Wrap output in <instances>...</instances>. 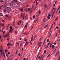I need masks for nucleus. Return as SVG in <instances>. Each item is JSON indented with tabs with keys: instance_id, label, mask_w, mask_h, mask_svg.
<instances>
[{
	"instance_id": "nucleus-12",
	"label": "nucleus",
	"mask_w": 60,
	"mask_h": 60,
	"mask_svg": "<svg viewBox=\"0 0 60 60\" xmlns=\"http://www.w3.org/2000/svg\"><path fill=\"white\" fill-rule=\"evenodd\" d=\"M16 44H17V45H18V46H19V43L18 42H16Z\"/></svg>"
},
{
	"instance_id": "nucleus-17",
	"label": "nucleus",
	"mask_w": 60,
	"mask_h": 60,
	"mask_svg": "<svg viewBox=\"0 0 60 60\" xmlns=\"http://www.w3.org/2000/svg\"><path fill=\"white\" fill-rule=\"evenodd\" d=\"M10 6H12V3H10Z\"/></svg>"
},
{
	"instance_id": "nucleus-21",
	"label": "nucleus",
	"mask_w": 60,
	"mask_h": 60,
	"mask_svg": "<svg viewBox=\"0 0 60 60\" xmlns=\"http://www.w3.org/2000/svg\"><path fill=\"white\" fill-rule=\"evenodd\" d=\"M45 21H46V19H45V18L43 20V22H45Z\"/></svg>"
},
{
	"instance_id": "nucleus-25",
	"label": "nucleus",
	"mask_w": 60,
	"mask_h": 60,
	"mask_svg": "<svg viewBox=\"0 0 60 60\" xmlns=\"http://www.w3.org/2000/svg\"><path fill=\"white\" fill-rule=\"evenodd\" d=\"M55 11H54L52 13V15H54V14L55 13Z\"/></svg>"
},
{
	"instance_id": "nucleus-2",
	"label": "nucleus",
	"mask_w": 60,
	"mask_h": 60,
	"mask_svg": "<svg viewBox=\"0 0 60 60\" xmlns=\"http://www.w3.org/2000/svg\"><path fill=\"white\" fill-rule=\"evenodd\" d=\"M59 54V52L57 51L56 53V55L55 56V57H58V56Z\"/></svg>"
},
{
	"instance_id": "nucleus-30",
	"label": "nucleus",
	"mask_w": 60,
	"mask_h": 60,
	"mask_svg": "<svg viewBox=\"0 0 60 60\" xmlns=\"http://www.w3.org/2000/svg\"><path fill=\"white\" fill-rule=\"evenodd\" d=\"M33 19H35V15H34L33 16Z\"/></svg>"
},
{
	"instance_id": "nucleus-58",
	"label": "nucleus",
	"mask_w": 60,
	"mask_h": 60,
	"mask_svg": "<svg viewBox=\"0 0 60 60\" xmlns=\"http://www.w3.org/2000/svg\"><path fill=\"white\" fill-rule=\"evenodd\" d=\"M1 26H4V24H1Z\"/></svg>"
},
{
	"instance_id": "nucleus-5",
	"label": "nucleus",
	"mask_w": 60,
	"mask_h": 60,
	"mask_svg": "<svg viewBox=\"0 0 60 60\" xmlns=\"http://www.w3.org/2000/svg\"><path fill=\"white\" fill-rule=\"evenodd\" d=\"M45 54H44L41 57L42 58H44V57H45Z\"/></svg>"
},
{
	"instance_id": "nucleus-4",
	"label": "nucleus",
	"mask_w": 60,
	"mask_h": 60,
	"mask_svg": "<svg viewBox=\"0 0 60 60\" xmlns=\"http://www.w3.org/2000/svg\"><path fill=\"white\" fill-rule=\"evenodd\" d=\"M3 7L4 8H5V9H7V6L6 5H3Z\"/></svg>"
},
{
	"instance_id": "nucleus-28",
	"label": "nucleus",
	"mask_w": 60,
	"mask_h": 60,
	"mask_svg": "<svg viewBox=\"0 0 60 60\" xmlns=\"http://www.w3.org/2000/svg\"><path fill=\"white\" fill-rule=\"evenodd\" d=\"M48 17H51V15H50V14H49L48 15Z\"/></svg>"
},
{
	"instance_id": "nucleus-3",
	"label": "nucleus",
	"mask_w": 60,
	"mask_h": 60,
	"mask_svg": "<svg viewBox=\"0 0 60 60\" xmlns=\"http://www.w3.org/2000/svg\"><path fill=\"white\" fill-rule=\"evenodd\" d=\"M0 52L1 53V55H4V52H3L1 50H0Z\"/></svg>"
},
{
	"instance_id": "nucleus-11",
	"label": "nucleus",
	"mask_w": 60,
	"mask_h": 60,
	"mask_svg": "<svg viewBox=\"0 0 60 60\" xmlns=\"http://www.w3.org/2000/svg\"><path fill=\"white\" fill-rule=\"evenodd\" d=\"M28 44V42H26V44L24 45V46H25L26 45H27Z\"/></svg>"
},
{
	"instance_id": "nucleus-43",
	"label": "nucleus",
	"mask_w": 60,
	"mask_h": 60,
	"mask_svg": "<svg viewBox=\"0 0 60 60\" xmlns=\"http://www.w3.org/2000/svg\"><path fill=\"white\" fill-rule=\"evenodd\" d=\"M29 10H30V8H28V11H29Z\"/></svg>"
},
{
	"instance_id": "nucleus-41",
	"label": "nucleus",
	"mask_w": 60,
	"mask_h": 60,
	"mask_svg": "<svg viewBox=\"0 0 60 60\" xmlns=\"http://www.w3.org/2000/svg\"><path fill=\"white\" fill-rule=\"evenodd\" d=\"M5 52L6 53V52H7V50H5Z\"/></svg>"
},
{
	"instance_id": "nucleus-55",
	"label": "nucleus",
	"mask_w": 60,
	"mask_h": 60,
	"mask_svg": "<svg viewBox=\"0 0 60 60\" xmlns=\"http://www.w3.org/2000/svg\"><path fill=\"white\" fill-rule=\"evenodd\" d=\"M26 59L25 58H24L23 59V60H26Z\"/></svg>"
},
{
	"instance_id": "nucleus-8",
	"label": "nucleus",
	"mask_w": 60,
	"mask_h": 60,
	"mask_svg": "<svg viewBox=\"0 0 60 60\" xmlns=\"http://www.w3.org/2000/svg\"><path fill=\"white\" fill-rule=\"evenodd\" d=\"M52 49H54V48L55 47V46L54 45H52Z\"/></svg>"
},
{
	"instance_id": "nucleus-34",
	"label": "nucleus",
	"mask_w": 60,
	"mask_h": 60,
	"mask_svg": "<svg viewBox=\"0 0 60 60\" xmlns=\"http://www.w3.org/2000/svg\"><path fill=\"white\" fill-rule=\"evenodd\" d=\"M3 31H4V29H2V31H1L2 33H3Z\"/></svg>"
},
{
	"instance_id": "nucleus-53",
	"label": "nucleus",
	"mask_w": 60,
	"mask_h": 60,
	"mask_svg": "<svg viewBox=\"0 0 60 60\" xmlns=\"http://www.w3.org/2000/svg\"><path fill=\"white\" fill-rule=\"evenodd\" d=\"M6 16L7 17H8V15H6Z\"/></svg>"
},
{
	"instance_id": "nucleus-57",
	"label": "nucleus",
	"mask_w": 60,
	"mask_h": 60,
	"mask_svg": "<svg viewBox=\"0 0 60 60\" xmlns=\"http://www.w3.org/2000/svg\"><path fill=\"white\" fill-rule=\"evenodd\" d=\"M17 53H18V51H17L16 52V55H17Z\"/></svg>"
},
{
	"instance_id": "nucleus-32",
	"label": "nucleus",
	"mask_w": 60,
	"mask_h": 60,
	"mask_svg": "<svg viewBox=\"0 0 60 60\" xmlns=\"http://www.w3.org/2000/svg\"><path fill=\"white\" fill-rule=\"evenodd\" d=\"M38 13H39L40 14V13H41V11H38Z\"/></svg>"
},
{
	"instance_id": "nucleus-7",
	"label": "nucleus",
	"mask_w": 60,
	"mask_h": 60,
	"mask_svg": "<svg viewBox=\"0 0 60 60\" xmlns=\"http://www.w3.org/2000/svg\"><path fill=\"white\" fill-rule=\"evenodd\" d=\"M7 9H8L9 11H10V10H11V8H10V7H7Z\"/></svg>"
},
{
	"instance_id": "nucleus-24",
	"label": "nucleus",
	"mask_w": 60,
	"mask_h": 60,
	"mask_svg": "<svg viewBox=\"0 0 60 60\" xmlns=\"http://www.w3.org/2000/svg\"><path fill=\"white\" fill-rule=\"evenodd\" d=\"M21 17H23V14H22V13H21Z\"/></svg>"
},
{
	"instance_id": "nucleus-29",
	"label": "nucleus",
	"mask_w": 60,
	"mask_h": 60,
	"mask_svg": "<svg viewBox=\"0 0 60 60\" xmlns=\"http://www.w3.org/2000/svg\"><path fill=\"white\" fill-rule=\"evenodd\" d=\"M46 50H45L44 52V53H45H45H46Z\"/></svg>"
},
{
	"instance_id": "nucleus-35",
	"label": "nucleus",
	"mask_w": 60,
	"mask_h": 60,
	"mask_svg": "<svg viewBox=\"0 0 60 60\" xmlns=\"http://www.w3.org/2000/svg\"><path fill=\"white\" fill-rule=\"evenodd\" d=\"M1 14V15H0V16H3V14L2 13H0V15Z\"/></svg>"
},
{
	"instance_id": "nucleus-9",
	"label": "nucleus",
	"mask_w": 60,
	"mask_h": 60,
	"mask_svg": "<svg viewBox=\"0 0 60 60\" xmlns=\"http://www.w3.org/2000/svg\"><path fill=\"white\" fill-rule=\"evenodd\" d=\"M11 45V43H9L7 44V45L8 46H9V45Z\"/></svg>"
},
{
	"instance_id": "nucleus-51",
	"label": "nucleus",
	"mask_w": 60,
	"mask_h": 60,
	"mask_svg": "<svg viewBox=\"0 0 60 60\" xmlns=\"http://www.w3.org/2000/svg\"><path fill=\"white\" fill-rule=\"evenodd\" d=\"M57 33H56V36H57Z\"/></svg>"
},
{
	"instance_id": "nucleus-45",
	"label": "nucleus",
	"mask_w": 60,
	"mask_h": 60,
	"mask_svg": "<svg viewBox=\"0 0 60 60\" xmlns=\"http://www.w3.org/2000/svg\"><path fill=\"white\" fill-rule=\"evenodd\" d=\"M36 4H38V3H37V1H36Z\"/></svg>"
},
{
	"instance_id": "nucleus-44",
	"label": "nucleus",
	"mask_w": 60,
	"mask_h": 60,
	"mask_svg": "<svg viewBox=\"0 0 60 60\" xmlns=\"http://www.w3.org/2000/svg\"><path fill=\"white\" fill-rule=\"evenodd\" d=\"M8 54L9 55H10V52H8Z\"/></svg>"
},
{
	"instance_id": "nucleus-33",
	"label": "nucleus",
	"mask_w": 60,
	"mask_h": 60,
	"mask_svg": "<svg viewBox=\"0 0 60 60\" xmlns=\"http://www.w3.org/2000/svg\"><path fill=\"white\" fill-rule=\"evenodd\" d=\"M49 39H47V42H48L49 41Z\"/></svg>"
},
{
	"instance_id": "nucleus-26",
	"label": "nucleus",
	"mask_w": 60,
	"mask_h": 60,
	"mask_svg": "<svg viewBox=\"0 0 60 60\" xmlns=\"http://www.w3.org/2000/svg\"><path fill=\"white\" fill-rule=\"evenodd\" d=\"M42 42L39 43V45H41V44H42Z\"/></svg>"
},
{
	"instance_id": "nucleus-56",
	"label": "nucleus",
	"mask_w": 60,
	"mask_h": 60,
	"mask_svg": "<svg viewBox=\"0 0 60 60\" xmlns=\"http://www.w3.org/2000/svg\"><path fill=\"white\" fill-rule=\"evenodd\" d=\"M55 5H56L55 4H54L53 6L54 7L55 6Z\"/></svg>"
},
{
	"instance_id": "nucleus-31",
	"label": "nucleus",
	"mask_w": 60,
	"mask_h": 60,
	"mask_svg": "<svg viewBox=\"0 0 60 60\" xmlns=\"http://www.w3.org/2000/svg\"><path fill=\"white\" fill-rule=\"evenodd\" d=\"M41 38H42L41 37V38L39 40V41H41Z\"/></svg>"
},
{
	"instance_id": "nucleus-63",
	"label": "nucleus",
	"mask_w": 60,
	"mask_h": 60,
	"mask_svg": "<svg viewBox=\"0 0 60 60\" xmlns=\"http://www.w3.org/2000/svg\"><path fill=\"white\" fill-rule=\"evenodd\" d=\"M24 17H23V20H24Z\"/></svg>"
},
{
	"instance_id": "nucleus-19",
	"label": "nucleus",
	"mask_w": 60,
	"mask_h": 60,
	"mask_svg": "<svg viewBox=\"0 0 60 60\" xmlns=\"http://www.w3.org/2000/svg\"><path fill=\"white\" fill-rule=\"evenodd\" d=\"M49 45H47V46H46V47H45V48L46 49H47V48H48V47H49Z\"/></svg>"
},
{
	"instance_id": "nucleus-42",
	"label": "nucleus",
	"mask_w": 60,
	"mask_h": 60,
	"mask_svg": "<svg viewBox=\"0 0 60 60\" xmlns=\"http://www.w3.org/2000/svg\"><path fill=\"white\" fill-rule=\"evenodd\" d=\"M21 11L22 12V11H23V9H22L21 10Z\"/></svg>"
},
{
	"instance_id": "nucleus-52",
	"label": "nucleus",
	"mask_w": 60,
	"mask_h": 60,
	"mask_svg": "<svg viewBox=\"0 0 60 60\" xmlns=\"http://www.w3.org/2000/svg\"><path fill=\"white\" fill-rule=\"evenodd\" d=\"M48 45H49L50 44V43H49L48 44Z\"/></svg>"
},
{
	"instance_id": "nucleus-59",
	"label": "nucleus",
	"mask_w": 60,
	"mask_h": 60,
	"mask_svg": "<svg viewBox=\"0 0 60 60\" xmlns=\"http://www.w3.org/2000/svg\"><path fill=\"white\" fill-rule=\"evenodd\" d=\"M22 51H23V48H22Z\"/></svg>"
},
{
	"instance_id": "nucleus-10",
	"label": "nucleus",
	"mask_w": 60,
	"mask_h": 60,
	"mask_svg": "<svg viewBox=\"0 0 60 60\" xmlns=\"http://www.w3.org/2000/svg\"><path fill=\"white\" fill-rule=\"evenodd\" d=\"M13 1H14V2H15L16 3H17V2H18V1L17 0H13Z\"/></svg>"
},
{
	"instance_id": "nucleus-48",
	"label": "nucleus",
	"mask_w": 60,
	"mask_h": 60,
	"mask_svg": "<svg viewBox=\"0 0 60 60\" xmlns=\"http://www.w3.org/2000/svg\"><path fill=\"white\" fill-rule=\"evenodd\" d=\"M24 41H26V39H25L24 40Z\"/></svg>"
},
{
	"instance_id": "nucleus-14",
	"label": "nucleus",
	"mask_w": 60,
	"mask_h": 60,
	"mask_svg": "<svg viewBox=\"0 0 60 60\" xmlns=\"http://www.w3.org/2000/svg\"><path fill=\"white\" fill-rule=\"evenodd\" d=\"M13 31V30H12V29H11V31H10V30L9 31L10 32V33H12V31Z\"/></svg>"
},
{
	"instance_id": "nucleus-18",
	"label": "nucleus",
	"mask_w": 60,
	"mask_h": 60,
	"mask_svg": "<svg viewBox=\"0 0 60 60\" xmlns=\"http://www.w3.org/2000/svg\"><path fill=\"white\" fill-rule=\"evenodd\" d=\"M31 40L32 41H33V36H32L31 38Z\"/></svg>"
},
{
	"instance_id": "nucleus-27",
	"label": "nucleus",
	"mask_w": 60,
	"mask_h": 60,
	"mask_svg": "<svg viewBox=\"0 0 60 60\" xmlns=\"http://www.w3.org/2000/svg\"><path fill=\"white\" fill-rule=\"evenodd\" d=\"M58 19V18H56V19L55 20V21H57Z\"/></svg>"
},
{
	"instance_id": "nucleus-61",
	"label": "nucleus",
	"mask_w": 60,
	"mask_h": 60,
	"mask_svg": "<svg viewBox=\"0 0 60 60\" xmlns=\"http://www.w3.org/2000/svg\"><path fill=\"white\" fill-rule=\"evenodd\" d=\"M7 40H8V41H9V38H7Z\"/></svg>"
},
{
	"instance_id": "nucleus-13",
	"label": "nucleus",
	"mask_w": 60,
	"mask_h": 60,
	"mask_svg": "<svg viewBox=\"0 0 60 60\" xmlns=\"http://www.w3.org/2000/svg\"><path fill=\"white\" fill-rule=\"evenodd\" d=\"M47 26H48V25H46L44 26V28H46L47 27Z\"/></svg>"
},
{
	"instance_id": "nucleus-36",
	"label": "nucleus",
	"mask_w": 60,
	"mask_h": 60,
	"mask_svg": "<svg viewBox=\"0 0 60 60\" xmlns=\"http://www.w3.org/2000/svg\"><path fill=\"white\" fill-rule=\"evenodd\" d=\"M5 34V31H4L3 32V34Z\"/></svg>"
},
{
	"instance_id": "nucleus-64",
	"label": "nucleus",
	"mask_w": 60,
	"mask_h": 60,
	"mask_svg": "<svg viewBox=\"0 0 60 60\" xmlns=\"http://www.w3.org/2000/svg\"><path fill=\"white\" fill-rule=\"evenodd\" d=\"M59 13H60V11H59Z\"/></svg>"
},
{
	"instance_id": "nucleus-50",
	"label": "nucleus",
	"mask_w": 60,
	"mask_h": 60,
	"mask_svg": "<svg viewBox=\"0 0 60 60\" xmlns=\"http://www.w3.org/2000/svg\"><path fill=\"white\" fill-rule=\"evenodd\" d=\"M15 34H17V32H15Z\"/></svg>"
},
{
	"instance_id": "nucleus-16",
	"label": "nucleus",
	"mask_w": 60,
	"mask_h": 60,
	"mask_svg": "<svg viewBox=\"0 0 60 60\" xmlns=\"http://www.w3.org/2000/svg\"><path fill=\"white\" fill-rule=\"evenodd\" d=\"M50 54H49L48 55V56H47V58H48V57H49V56H50Z\"/></svg>"
},
{
	"instance_id": "nucleus-40",
	"label": "nucleus",
	"mask_w": 60,
	"mask_h": 60,
	"mask_svg": "<svg viewBox=\"0 0 60 60\" xmlns=\"http://www.w3.org/2000/svg\"><path fill=\"white\" fill-rule=\"evenodd\" d=\"M56 3H57V1H56L55 2V4H56Z\"/></svg>"
},
{
	"instance_id": "nucleus-22",
	"label": "nucleus",
	"mask_w": 60,
	"mask_h": 60,
	"mask_svg": "<svg viewBox=\"0 0 60 60\" xmlns=\"http://www.w3.org/2000/svg\"><path fill=\"white\" fill-rule=\"evenodd\" d=\"M47 19H50V18L49 17V16H48Z\"/></svg>"
},
{
	"instance_id": "nucleus-37",
	"label": "nucleus",
	"mask_w": 60,
	"mask_h": 60,
	"mask_svg": "<svg viewBox=\"0 0 60 60\" xmlns=\"http://www.w3.org/2000/svg\"><path fill=\"white\" fill-rule=\"evenodd\" d=\"M53 9L54 10H56V8H53Z\"/></svg>"
},
{
	"instance_id": "nucleus-46",
	"label": "nucleus",
	"mask_w": 60,
	"mask_h": 60,
	"mask_svg": "<svg viewBox=\"0 0 60 60\" xmlns=\"http://www.w3.org/2000/svg\"><path fill=\"white\" fill-rule=\"evenodd\" d=\"M58 28H59V27L57 26L56 27V28L57 29Z\"/></svg>"
},
{
	"instance_id": "nucleus-38",
	"label": "nucleus",
	"mask_w": 60,
	"mask_h": 60,
	"mask_svg": "<svg viewBox=\"0 0 60 60\" xmlns=\"http://www.w3.org/2000/svg\"><path fill=\"white\" fill-rule=\"evenodd\" d=\"M39 54H38V55L37 56V57H38V56H39Z\"/></svg>"
},
{
	"instance_id": "nucleus-20",
	"label": "nucleus",
	"mask_w": 60,
	"mask_h": 60,
	"mask_svg": "<svg viewBox=\"0 0 60 60\" xmlns=\"http://www.w3.org/2000/svg\"><path fill=\"white\" fill-rule=\"evenodd\" d=\"M27 25H25V27L26 28H27Z\"/></svg>"
},
{
	"instance_id": "nucleus-15",
	"label": "nucleus",
	"mask_w": 60,
	"mask_h": 60,
	"mask_svg": "<svg viewBox=\"0 0 60 60\" xmlns=\"http://www.w3.org/2000/svg\"><path fill=\"white\" fill-rule=\"evenodd\" d=\"M9 28H10V31L11 30V29H12V27L10 26V27Z\"/></svg>"
},
{
	"instance_id": "nucleus-47",
	"label": "nucleus",
	"mask_w": 60,
	"mask_h": 60,
	"mask_svg": "<svg viewBox=\"0 0 60 60\" xmlns=\"http://www.w3.org/2000/svg\"><path fill=\"white\" fill-rule=\"evenodd\" d=\"M21 55V54L20 53H19V56H20Z\"/></svg>"
},
{
	"instance_id": "nucleus-6",
	"label": "nucleus",
	"mask_w": 60,
	"mask_h": 60,
	"mask_svg": "<svg viewBox=\"0 0 60 60\" xmlns=\"http://www.w3.org/2000/svg\"><path fill=\"white\" fill-rule=\"evenodd\" d=\"M36 35H35V36L34 38L33 39V40L34 41V40L35 41V38H36Z\"/></svg>"
},
{
	"instance_id": "nucleus-23",
	"label": "nucleus",
	"mask_w": 60,
	"mask_h": 60,
	"mask_svg": "<svg viewBox=\"0 0 60 60\" xmlns=\"http://www.w3.org/2000/svg\"><path fill=\"white\" fill-rule=\"evenodd\" d=\"M51 34H50V35H49V36H48V38H49V37H50V36H51Z\"/></svg>"
},
{
	"instance_id": "nucleus-60",
	"label": "nucleus",
	"mask_w": 60,
	"mask_h": 60,
	"mask_svg": "<svg viewBox=\"0 0 60 60\" xmlns=\"http://www.w3.org/2000/svg\"><path fill=\"white\" fill-rule=\"evenodd\" d=\"M28 23H26V25H27H27H28Z\"/></svg>"
},
{
	"instance_id": "nucleus-39",
	"label": "nucleus",
	"mask_w": 60,
	"mask_h": 60,
	"mask_svg": "<svg viewBox=\"0 0 60 60\" xmlns=\"http://www.w3.org/2000/svg\"><path fill=\"white\" fill-rule=\"evenodd\" d=\"M4 56V57H5V54L4 53V54L3 55Z\"/></svg>"
},
{
	"instance_id": "nucleus-62",
	"label": "nucleus",
	"mask_w": 60,
	"mask_h": 60,
	"mask_svg": "<svg viewBox=\"0 0 60 60\" xmlns=\"http://www.w3.org/2000/svg\"><path fill=\"white\" fill-rule=\"evenodd\" d=\"M2 22H4V20H2Z\"/></svg>"
},
{
	"instance_id": "nucleus-49",
	"label": "nucleus",
	"mask_w": 60,
	"mask_h": 60,
	"mask_svg": "<svg viewBox=\"0 0 60 60\" xmlns=\"http://www.w3.org/2000/svg\"><path fill=\"white\" fill-rule=\"evenodd\" d=\"M6 55L7 56V57H8V54H6Z\"/></svg>"
},
{
	"instance_id": "nucleus-1",
	"label": "nucleus",
	"mask_w": 60,
	"mask_h": 60,
	"mask_svg": "<svg viewBox=\"0 0 60 60\" xmlns=\"http://www.w3.org/2000/svg\"><path fill=\"white\" fill-rule=\"evenodd\" d=\"M8 34H7L5 35H4L3 36V38H5V37H8V36H9V32L8 33Z\"/></svg>"
},
{
	"instance_id": "nucleus-54",
	"label": "nucleus",
	"mask_w": 60,
	"mask_h": 60,
	"mask_svg": "<svg viewBox=\"0 0 60 60\" xmlns=\"http://www.w3.org/2000/svg\"><path fill=\"white\" fill-rule=\"evenodd\" d=\"M1 38H2V37L0 35V39H1Z\"/></svg>"
}]
</instances>
